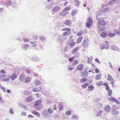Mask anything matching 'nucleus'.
Returning a JSON list of instances; mask_svg holds the SVG:
<instances>
[{"mask_svg":"<svg viewBox=\"0 0 120 120\" xmlns=\"http://www.w3.org/2000/svg\"><path fill=\"white\" fill-rule=\"evenodd\" d=\"M109 10V8L108 7H107L105 8H104L102 10L104 12H107Z\"/></svg>","mask_w":120,"mask_h":120,"instance_id":"09e8293b","label":"nucleus"},{"mask_svg":"<svg viewBox=\"0 0 120 120\" xmlns=\"http://www.w3.org/2000/svg\"><path fill=\"white\" fill-rule=\"evenodd\" d=\"M103 83V82H102L100 81H99L97 84V85L98 86H102Z\"/></svg>","mask_w":120,"mask_h":120,"instance_id":"4d7b16f0","label":"nucleus"},{"mask_svg":"<svg viewBox=\"0 0 120 120\" xmlns=\"http://www.w3.org/2000/svg\"><path fill=\"white\" fill-rule=\"evenodd\" d=\"M40 39L42 41H45L46 40L45 38L43 36H40L39 37Z\"/></svg>","mask_w":120,"mask_h":120,"instance_id":"8fccbe9b","label":"nucleus"},{"mask_svg":"<svg viewBox=\"0 0 120 120\" xmlns=\"http://www.w3.org/2000/svg\"><path fill=\"white\" fill-rule=\"evenodd\" d=\"M101 14H100V13L99 12H98L97 13H96V16L97 17V20L99 19L100 18L99 17L100 15Z\"/></svg>","mask_w":120,"mask_h":120,"instance_id":"603ef678","label":"nucleus"},{"mask_svg":"<svg viewBox=\"0 0 120 120\" xmlns=\"http://www.w3.org/2000/svg\"><path fill=\"white\" fill-rule=\"evenodd\" d=\"M47 110L49 114H52L53 112V110L51 108H49Z\"/></svg>","mask_w":120,"mask_h":120,"instance_id":"a878e982","label":"nucleus"},{"mask_svg":"<svg viewBox=\"0 0 120 120\" xmlns=\"http://www.w3.org/2000/svg\"><path fill=\"white\" fill-rule=\"evenodd\" d=\"M6 77V75L0 74V79H2Z\"/></svg>","mask_w":120,"mask_h":120,"instance_id":"13d9d810","label":"nucleus"},{"mask_svg":"<svg viewBox=\"0 0 120 120\" xmlns=\"http://www.w3.org/2000/svg\"><path fill=\"white\" fill-rule=\"evenodd\" d=\"M79 49V48L78 47H77L74 48L72 51V53L73 54H74Z\"/></svg>","mask_w":120,"mask_h":120,"instance_id":"c756f323","label":"nucleus"},{"mask_svg":"<svg viewBox=\"0 0 120 120\" xmlns=\"http://www.w3.org/2000/svg\"><path fill=\"white\" fill-rule=\"evenodd\" d=\"M82 44L86 48L89 45L88 43L86 42V41L85 40H84L83 41Z\"/></svg>","mask_w":120,"mask_h":120,"instance_id":"f3484780","label":"nucleus"},{"mask_svg":"<svg viewBox=\"0 0 120 120\" xmlns=\"http://www.w3.org/2000/svg\"><path fill=\"white\" fill-rule=\"evenodd\" d=\"M32 113L38 117H39L40 115V114L39 113L35 111H33L32 112Z\"/></svg>","mask_w":120,"mask_h":120,"instance_id":"2f4dec72","label":"nucleus"},{"mask_svg":"<svg viewBox=\"0 0 120 120\" xmlns=\"http://www.w3.org/2000/svg\"><path fill=\"white\" fill-rule=\"evenodd\" d=\"M78 62L79 61L78 60H74L73 63L72 64V65L73 66L76 65L78 63Z\"/></svg>","mask_w":120,"mask_h":120,"instance_id":"58836bf2","label":"nucleus"},{"mask_svg":"<svg viewBox=\"0 0 120 120\" xmlns=\"http://www.w3.org/2000/svg\"><path fill=\"white\" fill-rule=\"evenodd\" d=\"M83 67V65L82 64H80L77 66L76 69L79 71L82 70Z\"/></svg>","mask_w":120,"mask_h":120,"instance_id":"a211bd4d","label":"nucleus"},{"mask_svg":"<svg viewBox=\"0 0 120 120\" xmlns=\"http://www.w3.org/2000/svg\"><path fill=\"white\" fill-rule=\"evenodd\" d=\"M109 46L108 45H106L104 44H102L100 48L102 50L103 49H107L109 48Z\"/></svg>","mask_w":120,"mask_h":120,"instance_id":"ddd939ff","label":"nucleus"},{"mask_svg":"<svg viewBox=\"0 0 120 120\" xmlns=\"http://www.w3.org/2000/svg\"><path fill=\"white\" fill-rule=\"evenodd\" d=\"M35 85L37 86H39L41 83V82L38 79L35 80L34 82Z\"/></svg>","mask_w":120,"mask_h":120,"instance_id":"4be33fe9","label":"nucleus"},{"mask_svg":"<svg viewBox=\"0 0 120 120\" xmlns=\"http://www.w3.org/2000/svg\"><path fill=\"white\" fill-rule=\"evenodd\" d=\"M111 49L113 50L118 51H119L120 50L119 48L118 47L115 45L112 46L111 47Z\"/></svg>","mask_w":120,"mask_h":120,"instance_id":"6ab92c4d","label":"nucleus"},{"mask_svg":"<svg viewBox=\"0 0 120 120\" xmlns=\"http://www.w3.org/2000/svg\"><path fill=\"white\" fill-rule=\"evenodd\" d=\"M108 98L109 99V100L111 101H114L115 100V98H113L111 97L109 98V97H108Z\"/></svg>","mask_w":120,"mask_h":120,"instance_id":"338daca9","label":"nucleus"},{"mask_svg":"<svg viewBox=\"0 0 120 120\" xmlns=\"http://www.w3.org/2000/svg\"><path fill=\"white\" fill-rule=\"evenodd\" d=\"M112 91L111 89H110L108 91V94L109 96H110L112 94Z\"/></svg>","mask_w":120,"mask_h":120,"instance_id":"680f3d73","label":"nucleus"},{"mask_svg":"<svg viewBox=\"0 0 120 120\" xmlns=\"http://www.w3.org/2000/svg\"><path fill=\"white\" fill-rule=\"evenodd\" d=\"M23 40L25 42H26L29 41V39L27 38L26 37H25L23 38Z\"/></svg>","mask_w":120,"mask_h":120,"instance_id":"3c124183","label":"nucleus"},{"mask_svg":"<svg viewBox=\"0 0 120 120\" xmlns=\"http://www.w3.org/2000/svg\"><path fill=\"white\" fill-rule=\"evenodd\" d=\"M88 84L87 83H85L82 85L81 87L83 88H86L88 86Z\"/></svg>","mask_w":120,"mask_h":120,"instance_id":"37998d69","label":"nucleus"},{"mask_svg":"<svg viewBox=\"0 0 120 120\" xmlns=\"http://www.w3.org/2000/svg\"><path fill=\"white\" fill-rule=\"evenodd\" d=\"M59 109L60 111L62 110L63 108L62 104L61 103H60L58 105Z\"/></svg>","mask_w":120,"mask_h":120,"instance_id":"a18cd8bd","label":"nucleus"},{"mask_svg":"<svg viewBox=\"0 0 120 120\" xmlns=\"http://www.w3.org/2000/svg\"><path fill=\"white\" fill-rule=\"evenodd\" d=\"M10 78L9 77L8 78L3 79L2 80L4 82H8L10 80Z\"/></svg>","mask_w":120,"mask_h":120,"instance_id":"774afa93","label":"nucleus"},{"mask_svg":"<svg viewBox=\"0 0 120 120\" xmlns=\"http://www.w3.org/2000/svg\"><path fill=\"white\" fill-rule=\"evenodd\" d=\"M108 78H107V79L108 80H109L110 81H112L113 79V78H112V77L109 74H108Z\"/></svg>","mask_w":120,"mask_h":120,"instance_id":"de8ad7c7","label":"nucleus"},{"mask_svg":"<svg viewBox=\"0 0 120 120\" xmlns=\"http://www.w3.org/2000/svg\"><path fill=\"white\" fill-rule=\"evenodd\" d=\"M63 14H62L61 13H60V15L61 16H65V15H67V14H68V11H67L66 12H65V11H63Z\"/></svg>","mask_w":120,"mask_h":120,"instance_id":"49530a36","label":"nucleus"},{"mask_svg":"<svg viewBox=\"0 0 120 120\" xmlns=\"http://www.w3.org/2000/svg\"><path fill=\"white\" fill-rule=\"evenodd\" d=\"M83 38V37L82 36H80L78 38L76 41L77 43L78 44L80 43L82 41Z\"/></svg>","mask_w":120,"mask_h":120,"instance_id":"7c9ffc66","label":"nucleus"},{"mask_svg":"<svg viewBox=\"0 0 120 120\" xmlns=\"http://www.w3.org/2000/svg\"><path fill=\"white\" fill-rule=\"evenodd\" d=\"M103 105L100 103H98L96 105V110H99L101 109L102 108Z\"/></svg>","mask_w":120,"mask_h":120,"instance_id":"6e6552de","label":"nucleus"},{"mask_svg":"<svg viewBox=\"0 0 120 120\" xmlns=\"http://www.w3.org/2000/svg\"><path fill=\"white\" fill-rule=\"evenodd\" d=\"M116 108H113L112 111V113L113 115L117 114L119 113V111L116 110Z\"/></svg>","mask_w":120,"mask_h":120,"instance_id":"9d476101","label":"nucleus"},{"mask_svg":"<svg viewBox=\"0 0 120 120\" xmlns=\"http://www.w3.org/2000/svg\"><path fill=\"white\" fill-rule=\"evenodd\" d=\"M11 80H14L17 78V75L15 73H13L9 77Z\"/></svg>","mask_w":120,"mask_h":120,"instance_id":"1a4fd4ad","label":"nucleus"},{"mask_svg":"<svg viewBox=\"0 0 120 120\" xmlns=\"http://www.w3.org/2000/svg\"><path fill=\"white\" fill-rule=\"evenodd\" d=\"M81 75L82 77H87L88 75V73L87 71H85L81 73Z\"/></svg>","mask_w":120,"mask_h":120,"instance_id":"2eb2a0df","label":"nucleus"},{"mask_svg":"<svg viewBox=\"0 0 120 120\" xmlns=\"http://www.w3.org/2000/svg\"><path fill=\"white\" fill-rule=\"evenodd\" d=\"M78 116L76 115H74L72 116L71 117V118L72 119L77 120L78 119Z\"/></svg>","mask_w":120,"mask_h":120,"instance_id":"ea45409f","label":"nucleus"},{"mask_svg":"<svg viewBox=\"0 0 120 120\" xmlns=\"http://www.w3.org/2000/svg\"><path fill=\"white\" fill-rule=\"evenodd\" d=\"M92 58L93 57L92 56H91L90 57H87V59L88 60L87 63H88L90 64L91 62L92 59Z\"/></svg>","mask_w":120,"mask_h":120,"instance_id":"4c0bfd02","label":"nucleus"},{"mask_svg":"<svg viewBox=\"0 0 120 120\" xmlns=\"http://www.w3.org/2000/svg\"><path fill=\"white\" fill-rule=\"evenodd\" d=\"M31 60L34 61L38 62L39 61V59L37 57H33L31 59Z\"/></svg>","mask_w":120,"mask_h":120,"instance_id":"cd10ccee","label":"nucleus"},{"mask_svg":"<svg viewBox=\"0 0 120 120\" xmlns=\"http://www.w3.org/2000/svg\"><path fill=\"white\" fill-rule=\"evenodd\" d=\"M98 22L97 26H104L105 24V20L102 18H101L99 19Z\"/></svg>","mask_w":120,"mask_h":120,"instance_id":"f03ea898","label":"nucleus"},{"mask_svg":"<svg viewBox=\"0 0 120 120\" xmlns=\"http://www.w3.org/2000/svg\"><path fill=\"white\" fill-rule=\"evenodd\" d=\"M108 34L109 36L110 37H112L115 35V34L114 33H112L110 32H108Z\"/></svg>","mask_w":120,"mask_h":120,"instance_id":"a19ab883","label":"nucleus"},{"mask_svg":"<svg viewBox=\"0 0 120 120\" xmlns=\"http://www.w3.org/2000/svg\"><path fill=\"white\" fill-rule=\"evenodd\" d=\"M105 29V28L104 26H97V31L99 33L102 31H104Z\"/></svg>","mask_w":120,"mask_h":120,"instance_id":"423d86ee","label":"nucleus"},{"mask_svg":"<svg viewBox=\"0 0 120 120\" xmlns=\"http://www.w3.org/2000/svg\"><path fill=\"white\" fill-rule=\"evenodd\" d=\"M18 105H19V106L23 108V109L24 110H27L28 109L26 105H23L22 104L20 103H19Z\"/></svg>","mask_w":120,"mask_h":120,"instance_id":"412c9836","label":"nucleus"},{"mask_svg":"<svg viewBox=\"0 0 120 120\" xmlns=\"http://www.w3.org/2000/svg\"><path fill=\"white\" fill-rule=\"evenodd\" d=\"M111 108L110 106L109 105L105 106L104 108V110L107 112H109Z\"/></svg>","mask_w":120,"mask_h":120,"instance_id":"f8f14e48","label":"nucleus"},{"mask_svg":"<svg viewBox=\"0 0 120 120\" xmlns=\"http://www.w3.org/2000/svg\"><path fill=\"white\" fill-rule=\"evenodd\" d=\"M103 112V111L102 110L100 111L97 113V116H100L101 114Z\"/></svg>","mask_w":120,"mask_h":120,"instance_id":"864d4df0","label":"nucleus"},{"mask_svg":"<svg viewBox=\"0 0 120 120\" xmlns=\"http://www.w3.org/2000/svg\"><path fill=\"white\" fill-rule=\"evenodd\" d=\"M71 21L70 20H67L64 22V24L67 26H70L71 24Z\"/></svg>","mask_w":120,"mask_h":120,"instance_id":"5701e85b","label":"nucleus"},{"mask_svg":"<svg viewBox=\"0 0 120 120\" xmlns=\"http://www.w3.org/2000/svg\"><path fill=\"white\" fill-rule=\"evenodd\" d=\"M24 94L25 95H28L32 93L31 92L29 91L25 90L23 91Z\"/></svg>","mask_w":120,"mask_h":120,"instance_id":"393cba45","label":"nucleus"},{"mask_svg":"<svg viewBox=\"0 0 120 120\" xmlns=\"http://www.w3.org/2000/svg\"><path fill=\"white\" fill-rule=\"evenodd\" d=\"M61 7L58 5L54 7L52 9V11L54 12H57L60 10Z\"/></svg>","mask_w":120,"mask_h":120,"instance_id":"20e7f679","label":"nucleus"},{"mask_svg":"<svg viewBox=\"0 0 120 120\" xmlns=\"http://www.w3.org/2000/svg\"><path fill=\"white\" fill-rule=\"evenodd\" d=\"M83 31L82 30L78 32L77 34V36H81L83 34Z\"/></svg>","mask_w":120,"mask_h":120,"instance_id":"72a5a7b5","label":"nucleus"},{"mask_svg":"<svg viewBox=\"0 0 120 120\" xmlns=\"http://www.w3.org/2000/svg\"><path fill=\"white\" fill-rule=\"evenodd\" d=\"M75 43V42L74 41H73L71 42H70L69 43V45L70 46L69 48L72 47H73Z\"/></svg>","mask_w":120,"mask_h":120,"instance_id":"c03bdc74","label":"nucleus"},{"mask_svg":"<svg viewBox=\"0 0 120 120\" xmlns=\"http://www.w3.org/2000/svg\"><path fill=\"white\" fill-rule=\"evenodd\" d=\"M75 58V57L74 56L72 57L69 58L68 59V60L70 61H72L74 60Z\"/></svg>","mask_w":120,"mask_h":120,"instance_id":"69168bd1","label":"nucleus"},{"mask_svg":"<svg viewBox=\"0 0 120 120\" xmlns=\"http://www.w3.org/2000/svg\"><path fill=\"white\" fill-rule=\"evenodd\" d=\"M41 113L44 117H47L49 115V114L48 113L47 109H44L42 112Z\"/></svg>","mask_w":120,"mask_h":120,"instance_id":"39448f33","label":"nucleus"},{"mask_svg":"<svg viewBox=\"0 0 120 120\" xmlns=\"http://www.w3.org/2000/svg\"><path fill=\"white\" fill-rule=\"evenodd\" d=\"M101 74L100 73L95 76V79L97 80H100L101 78Z\"/></svg>","mask_w":120,"mask_h":120,"instance_id":"b1692460","label":"nucleus"},{"mask_svg":"<svg viewBox=\"0 0 120 120\" xmlns=\"http://www.w3.org/2000/svg\"><path fill=\"white\" fill-rule=\"evenodd\" d=\"M26 81L25 82L26 83H28L30 82L31 81V78L30 77H28L26 78Z\"/></svg>","mask_w":120,"mask_h":120,"instance_id":"c9c22d12","label":"nucleus"},{"mask_svg":"<svg viewBox=\"0 0 120 120\" xmlns=\"http://www.w3.org/2000/svg\"><path fill=\"white\" fill-rule=\"evenodd\" d=\"M57 39L59 41H63L62 38V36H59L57 38Z\"/></svg>","mask_w":120,"mask_h":120,"instance_id":"6e6d98bb","label":"nucleus"},{"mask_svg":"<svg viewBox=\"0 0 120 120\" xmlns=\"http://www.w3.org/2000/svg\"><path fill=\"white\" fill-rule=\"evenodd\" d=\"M100 36L103 38H105L107 35V34L105 32H103L100 34Z\"/></svg>","mask_w":120,"mask_h":120,"instance_id":"bb28decb","label":"nucleus"},{"mask_svg":"<svg viewBox=\"0 0 120 120\" xmlns=\"http://www.w3.org/2000/svg\"><path fill=\"white\" fill-rule=\"evenodd\" d=\"M19 79L20 81H24L26 79L25 75L23 74L20 75Z\"/></svg>","mask_w":120,"mask_h":120,"instance_id":"9b49d317","label":"nucleus"},{"mask_svg":"<svg viewBox=\"0 0 120 120\" xmlns=\"http://www.w3.org/2000/svg\"><path fill=\"white\" fill-rule=\"evenodd\" d=\"M9 112L10 113L13 114H14V112L13 109L12 108H10L9 109Z\"/></svg>","mask_w":120,"mask_h":120,"instance_id":"e2e57ef3","label":"nucleus"},{"mask_svg":"<svg viewBox=\"0 0 120 120\" xmlns=\"http://www.w3.org/2000/svg\"><path fill=\"white\" fill-rule=\"evenodd\" d=\"M78 10H75L72 11L71 13V14L72 16H74L77 13Z\"/></svg>","mask_w":120,"mask_h":120,"instance_id":"473e14b6","label":"nucleus"},{"mask_svg":"<svg viewBox=\"0 0 120 120\" xmlns=\"http://www.w3.org/2000/svg\"><path fill=\"white\" fill-rule=\"evenodd\" d=\"M71 34V32H65L63 34V35L64 36H68L70 35Z\"/></svg>","mask_w":120,"mask_h":120,"instance_id":"f704fd0d","label":"nucleus"},{"mask_svg":"<svg viewBox=\"0 0 120 120\" xmlns=\"http://www.w3.org/2000/svg\"><path fill=\"white\" fill-rule=\"evenodd\" d=\"M71 113V111H68L65 112L66 115L68 116L70 115Z\"/></svg>","mask_w":120,"mask_h":120,"instance_id":"0e129e2a","label":"nucleus"},{"mask_svg":"<svg viewBox=\"0 0 120 120\" xmlns=\"http://www.w3.org/2000/svg\"><path fill=\"white\" fill-rule=\"evenodd\" d=\"M115 3V0H111L109 2V4L112 6Z\"/></svg>","mask_w":120,"mask_h":120,"instance_id":"5fc2aeb1","label":"nucleus"},{"mask_svg":"<svg viewBox=\"0 0 120 120\" xmlns=\"http://www.w3.org/2000/svg\"><path fill=\"white\" fill-rule=\"evenodd\" d=\"M71 7L70 6H68L65 8L63 10V11H66L69 10L70 9Z\"/></svg>","mask_w":120,"mask_h":120,"instance_id":"bf43d9fd","label":"nucleus"},{"mask_svg":"<svg viewBox=\"0 0 120 120\" xmlns=\"http://www.w3.org/2000/svg\"><path fill=\"white\" fill-rule=\"evenodd\" d=\"M52 4H51L47 6V8L48 9H50L52 7Z\"/></svg>","mask_w":120,"mask_h":120,"instance_id":"052dcab7","label":"nucleus"},{"mask_svg":"<svg viewBox=\"0 0 120 120\" xmlns=\"http://www.w3.org/2000/svg\"><path fill=\"white\" fill-rule=\"evenodd\" d=\"M87 79L86 78H84L81 79L80 80V82L83 83L86 81Z\"/></svg>","mask_w":120,"mask_h":120,"instance_id":"e433bc0d","label":"nucleus"},{"mask_svg":"<svg viewBox=\"0 0 120 120\" xmlns=\"http://www.w3.org/2000/svg\"><path fill=\"white\" fill-rule=\"evenodd\" d=\"M79 0H75V2L76 6L78 7L80 4V2L79 1Z\"/></svg>","mask_w":120,"mask_h":120,"instance_id":"79ce46f5","label":"nucleus"},{"mask_svg":"<svg viewBox=\"0 0 120 120\" xmlns=\"http://www.w3.org/2000/svg\"><path fill=\"white\" fill-rule=\"evenodd\" d=\"M34 108L36 110L40 111L42 108V105H34Z\"/></svg>","mask_w":120,"mask_h":120,"instance_id":"0eeeda50","label":"nucleus"},{"mask_svg":"<svg viewBox=\"0 0 120 120\" xmlns=\"http://www.w3.org/2000/svg\"><path fill=\"white\" fill-rule=\"evenodd\" d=\"M113 31L116 34V35L120 36V29H119V30L117 29L114 30Z\"/></svg>","mask_w":120,"mask_h":120,"instance_id":"c85d7f7f","label":"nucleus"},{"mask_svg":"<svg viewBox=\"0 0 120 120\" xmlns=\"http://www.w3.org/2000/svg\"><path fill=\"white\" fill-rule=\"evenodd\" d=\"M94 89V87L93 85H91L89 86L87 89V91H92Z\"/></svg>","mask_w":120,"mask_h":120,"instance_id":"aec40b11","label":"nucleus"},{"mask_svg":"<svg viewBox=\"0 0 120 120\" xmlns=\"http://www.w3.org/2000/svg\"><path fill=\"white\" fill-rule=\"evenodd\" d=\"M29 45H26L25 44H23L21 47L22 49L25 50H27L28 48H29Z\"/></svg>","mask_w":120,"mask_h":120,"instance_id":"4468645a","label":"nucleus"},{"mask_svg":"<svg viewBox=\"0 0 120 120\" xmlns=\"http://www.w3.org/2000/svg\"><path fill=\"white\" fill-rule=\"evenodd\" d=\"M42 102V101L41 100H38L34 102V105H42L41 104Z\"/></svg>","mask_w":120,"mask_h":120,"instance_id":"dca6fc26","label":"nucleus"},{"mask_svg":"<svg viewBox=\"0 0 120 120\" xmlns=\"http://www.w3.org/2000/svg\"><path fill=\"white\" fill-rule=\"evenodd\" d=\"M16 0L13 1V0H8L6 3V5L7 6H11L12 7H15L16 5L15 1Z\"/></svg>","mask_w":120,"mask_h":120,"instance_id":"f257e3e1","label":"nucleus"},{"mask_svg":"<svg viewBox=\"0 0 120 120\" xmlns=\"http://www.w3.org/2000/svg\"><path fill=\"white\" fill-rule=\"evenodd\" d=\"M34 99L33 95L31 94L27 97L25 99V101L27 103H29L32 101Z\"/></svg>","mask_w":120,"mask_h":120,"instance_id":"7ed1b4c3","label":"nucleus"}]
</instances>
